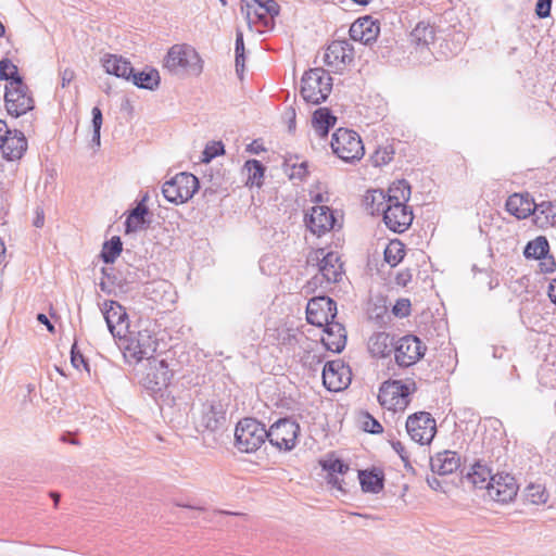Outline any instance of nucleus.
Segmentation results:
<instances>
[{"mask_svg": "<svg viewBox=\"0 0 556 556\" xmlns=\"http://www.w3.org/2000/svg\"><path fill=\"white\" fill-rule=\"evenodd\" d=\"M164 67L178 76H199L203 70L199 53L188 45H174L164 59Z\"/></svg>", "mask_w": 556, "mask_h": 556, "instance_id": "obj_1", "label": "nucleus"}, {"mask_svg": "<svg viewBox=\"0 0 556 556\" xmlns=\"http://www.w3.org/2000/svg\"><path fill=\"white\" fill-rule=\"evenodd\" d=\"M308 265H316L318 274L315 275L309 285L323 286L334 283L341 280L343 275V264L340 256L336 252H326L325 249H317L313 251L307 257Z\"/></svg>", "mask_w": 556, "mask_h": 556, "instance_id": "obj_2", "label": "nucleus"}, {"mask_svg": "<svg viewBox=\"0 0 556 556\" xmlns=\"http://www.w3.org/2000/svg\"><path fill=\"white\" fill-rule=\"evenodd\" d=\"M332 78L323 68H311L301 80V96L307 103L320 104L330 94Z\"/></svg>", "mask_w": 556, "mask_h": 556, "instance_id": "obj_3", "label": "nucleus"}, {"mask_svg": "<svg viewBox=\"0 0 556 556\" xmlns=\"http://www.w3.org/2000/svg\"><path fill=\"white\" fill-rule=\"evenodd\" d=\"M265 426L254 418H244L237 424L235 444L242 453L256 452L267 440Z\"/></svg>", "mask_w": 556, "mask_h": 556, "instance_id": "obj_4", "label": "nucleus"}, {"mask_svg": "<svg viewBox=\"0 0 556 556\" xmlns=\"http://www.w3.org/2000/svg\"><path fill=\"white\" fill-rule=\"evenodd\" d=\"M333 153L346 163L359 161L365 154V148L359 135L351 129H337L331 139Z\"/></svg>", "mask_w": 556, "mask_h": 556, "instance_id": "obj_5", "label": "nucleus"}, {"mask_svg": "<svg viewBox=\"0 0 556 556\" xmlns=\"http://www.w3.org/2000/svg\"><path fill=\"white\" fill-rule=\"evenodd\" d=\"M414 390L415 382L408 384L401 380H388L379 389L378 401L389 410L402 412L409 404V395Z\"/></svg>", "mask_w": 556, "mask_h": 556, "instance_id": "obj_6", "label": "nucleus"}, {"mask_svg": "<svg viewBox=\"0 0 556 556\" xmlns=\"http://www.w3.org/2000/svg\"><path fill=\"white\" fill-rule=\"evenodd\" d=\"M199 187L198 178L193 174L184 172L165 181L162 193L168 202L182 204L193 197Z\"/></svg>", "mask_w": 556, "mask_h": 556, "instance_id": "obj_7", "label": "nucleus"}, {"mask_svg": "<svg viewBox=\"0 0 556 556\" xmlns=\"http://www.w3.org/2000/svg\"><path fill=\"white\" fill-rule=\"evenodd\" d=\"M119 341L121 348L124 350V356L136 362L143 358L151 359L157 345L149 330L138 331L137 333L128 331L126 337Z\"/></svg>", "mask_w": 556, "mask_h": 556, "instance_id": "obj_8", "label": "nucleus"}, {"mask_svg": "<svg viewBox=\"0 0 556 556\" xmlns=\"http://www.w3.org/2000/svg\"><path fill=\"white\" fill-rule=\"evenodd\" d=\"M267 440L279 451H291L295 447L300 426L290 418H281L267 430Z\"/></svg>", "mask_w": 556, "mask_h": 556, "instance_id": "obj_9", "label": "nucleus"}, {"mask_svg": "<svg viewBox=\"0 0 556 556\" xmlns=\"http://www.w3.org/2000/svg\"><path fill=\"white\" fill-rule=\"evenodd\" d=\"M5 108L10 115L18 117L34 109V99L23 81H11L5 86Z\"/></svg>", "mask_w": 556, "mask_h": 556, "instance_id": "obj_10", "label": "nucleus"}, {"mask_svg": "<svg viewBox=\"0 0 556 556\" xmlns=\"http://www.w3.org/2000/svg\"><path fill=\"white\" fill-rule=\"evenodd\" d=\"M406 430L413 441L421 445L429 444L437 432L435 420L430 413L418 412L407 418Z\"/></svg>", "mask_w": 556, "mask_h": 556, "instance_id": "obj_11", "label": "nucleus"}, {"mask_svg": "<svg viewBox=\"0 0 556 556\" xmlns=\"http://www.w3.org/2000/svg\"><path fill=\"white\" fill-rule=\"evenodd\" d=\"M377 212L383 214L386 226L394 232L405 231L413 223L414 215L406 203L377 204Z\"/></svg>", "mask_w": 556, "mask_h": 556, "instance_id": "obj_12", "label": "nucleus"}, {"mask_svg": "<svg viewBox=\"0 0 556 556\" xmlns=\"http://www.w3.org/2000/svg\"><path fill=\"white\" fill-rule=\"evenodd\" d=\"M426 349V345L416 336H404L395 342V362L401 367H409L425 355Z\"/></svg>", "mask_w": 556, "mask_h": 556, "instance_id": "obj_13", "label": "nucleus"}, {"mask_svg": "<svg viewBox=\"0 0 556 556\" xmlns=\"http://www.w3.org/2000/svg\"><path fill=\"white\" fill-rule=\"evenodd\" d=\"M337 303L328 296L311 299L306 306V319L311 325L324 327L334 320Z\"/></svg>", "mask_w": 556, "mask_h": 556, "instance_id": "obj_14", "label": "nucleus"}, {"mask_svg": "<svg viewBox=\"0 0 556 556\" xmlns=\"http://www.w3.org/2000/svg\"><path fill=\"white\" fill-rule=\"evenodd\" d=\"M102 313L108 328L114 338H125L129 331L128 315L116 301H105Z\"/></svg>", "mask_w": 556, "mask_h": 556, "instance_id": "obj_15", "label": "nucleus"}, {"mask_svg": "<svg viewBox=\"0 0 556 556\" xmlns=\"http://www.w3.org/2000/svg\"><path fill=\"white\" fill-rule=\"evenodd\" d=\"M354 59V48L348 40H334L326 49L324 61L336 72L343 71Z\"/></svg>", "mask_w": 556, "mask_h": 556, "instance_id": "obj_16", "label": "nucleus"}, {"mask_svg": "<svg viewBox=\"0 0 556 556\" xmlns=\"http://www.w3.org/2000/svg\"><path fill=\"white\" fill-rule=\"evenodd\" d=\"M518 485L509 473H496L489 481L488 495L498 503H508L517 495Z\"/></svg>", "mask_w": 556, "mask_h": 556, "instance_id": "obj_17", "label": "nucleus"}, {"mask_svg": "<svg viewBox=\"0 0 556 556\" xmlns=\"http://www.w3.org/2000/svg\"><path fill=\"white\" fill-rule=\"evenodd\" d=\"M148 368L142 382L147 389L160 391L166 388L173 377V371L168 368L165 359H148Z\"/></svg>", "mask_w": 556, "mask_h": 556, "instance_id": "obj_18", "label": "nucleus"}, {"mask_svg": "<svg viewBox=\"0 0 556 556\" xmlns=\"http://www.w3.org/2000/svg\"><path fill=\"white\" fill-rule=\"evenodd\" d=\"M307 228L316 236L320 237L327 231L332 230L338 219L334 212L326 205H317L311 208L305 218Z\"/></svg>", "mask_w": 556, "mask_h": 556, "instance_id": "obj_19", "label": "nucleus"}, {"mask_svg": "<svg viewBox=\"0 0 556 556\" xmlns=\"http://www.w3.org/2000/svg\"><path fill=\"white\" fill-rule=\"evenodd\" d=\"M350 369L341 361L327 362L323 369V382L329 391H341L350 381Z\"/></svg>", "mask_w": 556, "mask_h": 556, "instance_id": "obj_20", "label": "nucleus"}, {"mask_svg": "<svg viewBox=\"0 0 556 556\" xmlns=\"http://www.w3.org/2000/svg\"><path fill=\"white\" fill-rule=\"evenodd\" d=\"M506 210L509 214L518 219L527 218L531 214H535L539 210L545 213V207L551 206V203H541L536 205L528 194L514 193L508 197L506 201Z\"/></svg>", "mask_w": 556, "mask_h": 556, "instance_id": "obj_21", "label": "nucleus"}, {"mask_svg": "<svg viewBox=\"0 0 556 556\" xmlns=\"http://www.w3.org/2000/svg\"><path fill=\"white\" fill-rule=\"evenodd\" d=\"M380 33V25L371 16H364L356 20L350 27L349 34L352 40L364 45L376 41Z\"/></svg>", "mask_w": 556, "mask_h": 556, "instance_id": "obj_22", "label": "nucleus"}, {"mask_svg": "<svg viewBox=\"0 0 556 556\" xmlns=\"http://www.w3.org/2000/svg\"><path fill=\"white\" fill-rule=\"evenodd\" d=\"M410 197V186L405 180H399L393 182L388 192L374 191L371 194L372 203L384 204V203H406Z\"/></svg>", "mask_w": 556, "mask_h": 556, "instance_id": "obj_23", "label": "nucleus"}, {"mask_svg": "<svg viewBox=\"0 0 556 556\" xmlns=\"http://www.w3.org/2000/svg\"><path fill=\"white\" fill-rule=\"evenodd\" d=\"M225 422V413L220 404H203L201 415L198 419V427L203 431H216Z\"/></svg>", "mask_w": 556, "mask_h": 556, "instance_id": "obj_24", "label": "nucleus"}, {"mask_svg": "<svg viewBox=\"0 0 556 556\" xmlns=\"http://www.w3.org/2000/svg\"><path fill=\"white\" fill-rule=\"evenodd\" d=\"M324 327L325 337L321 339L323 344L328 351L341 353L346 344L345 328L343 325L334 320Z\"/></svg>", "mask_w": 556, "mask_h": 556, "instance_id": "obj_25", "label": "nucleus"}, {"mask_svg": "<svg viewBox=\"0 0 556 556\" xmlns=\"http://www.w3.org/2000/svg\"><path fill=\"white\" fill-rule=\"evenodd\" d=\"M3 156L9 161H15L22 157L27 149V140L20 130H10V134L3 138V144L0 146Z\"/></svg>", "mask_w": 556, "mask_h": 556, "instance_id": "obj_26", "label": "nucleus"}, {"mask_svg": "<svg viewBox=\"0 0 556 556\" xmlns=\"http://www.w3.org/2000/svg\"><path fill=\"white\" fill-rule=\"evenodd\" d=\"M431 470L440 476H446L455 472L460 466V457L454 451H443L437 453L430 459Z\"/></svg>", "mask_w": 556, "mask_h": 556, "instance_id": "obj_27", "label": "nucleus"}, {"mask_svg": "<svg viewBox=\"0 0 556 556\" xmlns=\"http://www.w3.org/2000/svg\"><path fill=\"white\" fill-rule=\"evenodd\" d=\"M101 62L108 74L130 80L132 66L130 62H128L123 56L115 54H104V56L101 59Z\"/></svg>", "mask_w": 556, "mask_h": 556, "instance_id": "obj_28", "label": "nucleus"}, {"mask_svg": "<svg viewBox=\"0 0 556 556\" xmlns=\"http://www.w3.org/2000/svg\"><path fill=\"white\" fill-rule=\"evenodd\" d=\"M394 338L387 332H376L368 341V351L375 357H388L394 352Z\"/></svg>", "mask_w": 556, "mask_h": 556, "instance_id": "obj_29", "label": "nucleus"}, {"mask_svg": "<svg viewBox=\"0 0 556 556\" xmlns=\"http://www.w3.org/2000/svg\"><path fill=\"white\" fill-rule=\"evenodd\" d=\"M241 12L244 14L250 28L257 23L262 24L265 28L274 27V17H271L269 13H265V11L257 8L255 3L241 0Z\"/></svg>", "mask_w": 556, "mask_h": 556, "instance_id": "obj_30", "label": "nucleus"}, {"mask_svg": "<svg viewBox=\"0 0 556 556\" xmlns=\"http://www.w3.org/2000/svg\"><path fill=\"white\" fill-rule=\"evenodd\" d=\"M148 198L149 195L146 193L137 206L129 212L125 222V229L127 233L136 232L146 228L148 223L146 216L149 212L146 205Z\"/></svg>", "mask_w": 556, "mask_h": 556, "instance_id": "obj_31", "label": "nucleus"}, {"mask_svg": "<svg viewBox=\"0 0 556 556\" xmlns=\"http://www.w3.org/2000/svg\"><path fill=\"white\" fill-rule=\"evenodd\" d=\"M130 80L138 88L154 90L159 87L161 78L156 70L147 67L141 72H135L132 68Z\"/></svg>", "mask_w": 556, "mask_h": 556, "instance_id": "obj_32", "label": "nucleus"}, {"mask_svg": "<svg viewBox=\"0 0 556 556\" xmlns=\"http://www.w3.org/2000/svg\"><path fill=\"white\" fill-rule=\"evenodd\" d=\"M337 117L327 108H320L313 114V127L319 137L328 135L329 129L334 126Z\"/></svg>", "mask_w": 556, "mask_h": 556, "instance_id": "obj_33", "label": "nucleus"}, {"mask_svg": "<svg viewBox=\"0 0 556 556\" xmlns=\"http://www.w3.org/2000/svg\"><path fill=\"white\" fill-rule=\"evenodd\" d=\"M434 28L429 24L420 22L410 33V42L419 48H429L434 42Z\"/></svg>", "mask_w": 556, "mask_h": 556, "instance_id": "obj_34", "label": "nucleus"}, {"mask_svg": "<svg viewBox=\"0 0 556 556\" xmlns=\"http://www.w3.org/2000/svg\"><path fill=\"white\" fill-rule=\"evenodd\" d=\"M491 478H493L491 469L481 463H476L466 476L467 481L475 488L485 489L486 491Z\"/></svg>", "mask_w": 556, "mask_h": 556, "instance_id": "obj_35", "label": "nucleus"}, {"mask_svg": "<svg viewBox=\"0 0 556 556\" xmlns=\"http://www.w3.org/2000/svg\"><path fill=\"white\" fill-rule=\"evenodd\" d=\"M362 490L368 493H379L383 489V479L372 471H358Z\"/></svg>", "mask_w": 556, "mask_h": 556, "instance_id": "obj_36", "label": "nucleus"}, {"mask_svg": "<svg viewBox=\"0 0 556 556\" xmlns=\"http://www.w3.org/2000/svg\"><path fill=\"white\" fill-rule=\"evenodd\" d=\"M283 172L290 179H303L307 175V162H300L298 156H290L283 162Z\"/></svg>", "mask_w": 556, "mask_h": 556, "instance_id": "obj_37", "label": "nucleus"}, {"mask_svg": "<svg viewBox=\"0 0 556 556\" xmlns=\"http://www.w3.org/2000/svg\"><path fill=\"white\" fill-rule=\"evenodd\" d=\"M549 251V245L544 237H538L530 241L523 251L527 258L540 260L546 256Z\"/></svg>", "mask_w": 556, "mask_h": 556, "instance_id": "obj_38", "label": "nucleus"}, {"mask_svg": "<svg viewBox=\"0 0 556 556\" xmlns=\"http://www.w3.org/2000/svg\"><path fill=\"white\" fill-rule=\"evenodd\" d=\"M384 261L391 266H396L405 255L404 244L400 240H391L384 249Z\"/></svg>", "mask_w": 556, "mask_h": 556, "instance_id": "obj_39", "label": "nucleus"}, {"mask_svg": "<svg viewBox=\"0 0 556 556\" xmlns=\"http://www.w3.org/2000/svg\"><path fill=\"white\" fill-rule=\"evenodd\" d=\"M122 252V241L119 237H113L103 244L101 257L105 264H111Z\"/></svg>", "mask_w": 556, "mask_h": 556, "instance_id": "obj_40", "label": "nucleus"}, {"mask_svg": "<svg viewBox=\"0 0 556 556\" xmlns=\"http://www.w3.org/2000/svg\"><path fill=\"white\" fill-rule=\"evenodd\" d=\"M248 170V184L261 186V180L264 176V165L257 160H249L244 164Z\"/></svg>", "mask_w": 556, "mask_h": 556, "instance_id": "obj_41", "label": "nucleus"}, {"mask_svg": "<svg viewBox=\"0 0 556 556\" xmlns=\"http://www.w3.org/2000/svg\"><path fill=\"white\" fill-rule=\"evenodd\" d=\"M323 466L326 470L329 471L330 476H332V473L334 472L343 475L349 470V466L340 459L327 460L324 463ZM329 483H331L334 486H338L339 490H342L340 481L337 477H331L329 479Z\"/></svg>", "mask_w": 556, "mask_h": 556, "instance_id": "obj_42", "label": "nucleus"}, {"mask_svg": "<svg viewBox=\"0 0 556 556\" xmlns=\"http://www.w3.org/2000/svg\"><path fill=\"white\" fill-rule=\"evenodd\" d=\"M235 51H236V72L239 76H241L244 71L245 58H244L243 34L240 29H237V31H236Z\"/></svg>", "mask_w": 556, "mask_h": 556, "instance_id": "obj_43", "label": "nucleus"}, {"mask_svg": "<svg viewBox=\"0 0 556 556\" xmlns=\"http://www.w3.org/2000/svg\"><path fill=\"white\" fill-rule=\"evenodd\" d=\"M0 79L9 83L23 81L18 74L17 66L8 59L0 61Z\"/></svg>", "mask_w": 556, "mask_h": 556, "instance_id": "obj_44", "label": "nucleus"}, {"mask_svg": "<svg viewBox=\"0 0 556 556\" xmlns=\"http://www.w3.org/2000/svg\"><path fill=\"white\" fill-rule=\"evenodd\" d=\"M527 498L532 504H545L548 500V494L545 491V488L541 484H530L527 489Z\"/></svg>", "mask_w": 556, "mask_h": 556, "instance_id": "obj_45", "label": "nucleus"}, {"mask_svg": "<svg viewBox=\"0 0 556 556\" xmlns=\"http://www.w3.org/2000/svg\"><path fill=\"white\" fill-rule=\"evenodd\" d=\"M91 114H92L91 123H92V128H93L92 142L99 147L100 146V131H101V126H102V122H103L102 112L98 106H94L91 111Z\"/></svg>", "mask_w": 556, "mask_h": 556, "instance_id": "obj_46", "label": "nucleus"}, {"mask_svg": "<svg viewBox=\"0 0 556 556\" xmlns=\"http://www.w3.org/2000/svg\"><path fill=\"white\" fill-rule=\"evenodd\" d=\"M224 144L220 141H213L207 144L203 151L202 161L205 163L211 162L214 157L224 154Z\"/></svg>", "mask_w": 556, "mask_h": 556, "instance_id": "obj_47", "label": "nucleus"}, {"mask_svg": "<svg viewBox=\"0 0 556 556\" xmlns=\"http://www.w3.org/2000/svg\"><path fill=\"white\" fill-rule=\"evenodd\" d=\"M252 3H255L265 13H269L271 17L279 14V5L275 0H254Z\"/></svg>", "mask_w": 556, "mask_h": 556, "instance_id": "obj_48", "label": "nucleus"}, {"mask_svg": "<svg viewBox=\"0 0 556 556\" xmlns=\"http://www.w3.org/2000/svg\"><path fill=\"white\" fill-rule=\"evenodd\" d=\"M363 427L365 431L372 434L381 433L383 431L380 422L368 414L366 415V420L364 421Z\"/></svg>", "mask_w": 556, "mask_h": 556, "instance_id": "obj_49", "label": "nucleus"}, {"mask_svg": "<svg viewBox=\"0 0 556 556\" xmlns=\"http://www.w3.org/2000/svg\"><path fill=\"white\" fill-rule=\"evenodd\" d=\"M553 0H538L535 13L539 17H547L551 14V5Z\"/></svg>", "mask_w": 556, "mask_h": 556, "instance_id": "obj_50", "label": "nucleus"}, {"mask_svg": "<svg viewBox=\"0 0 556 556\" xmlns=\"http://www.w3.org/2000/svg\"><path fill=\"white\" fill-rule=\"evenodd\" d=\"M71 362H72V365L76 369H79L80 366H85V367L88 366L86 359L83 356V354L79 351L76 350V343L73 344L72 350H71Z\"/></svg>", "mask_w": 556, "mask_h": 556, "instance_id": "obj_51", "label": "nucleus"}, {"mask_svg": "<svg viewBox=\"0 0 556 556\" xmlns=\"http://www.w3.org/2000/svg\"><path fill=\"white\" fill-rule=\"evenodd\" d=\"M75 78V72L72 68H65L61 72L62 87H66Z\"/></svg>", "mask_w": 556, "mask_h": 556, "instance_id": "obj_52", "label": "nucleus"}, {"mask_svg": "<svg viewBox=\"0 0 556 556\" xmlns=\"http://www.w3.org/2000/svg\"><path fill=\"white\" fill-rule=\"evenodd\" d=\"M410 280H412V274L409 270L400 271L395 278L396 285L402 286V287H405Z\"/></svg>", "mask_w": 556, "mask_h": 556, "instance_id": "obj_53", "label": "nucleus"}, {"mask_svg": "<svg viewBox=\"0 0 556 556\" xmlns=\"http://www.w3.org/2000/svg\"><path fill=\"white\" fill-rule=\"evenodd\" d=\"M37 320L45 325L48 329L49 332L53 333L54 332V326L50 323L49 318L45 315V314H38L37 315Z\"/></svg>", "mask_w": 556, "mask_h": 556, "instance_id": "obj_54", "label": "nucleus"}, {"mask_svg": "<svg viewBox=\"0 0 556 556\" xmlns=\"http://www.w3.org/2000/svg\"><path fill=\"white\" fill-rule=\"evenodd\" d=\"M43 223H45L43 211L40 210V208H37L36 210V217L34 219V226L37 227V228H40V227L43 226Z\"/></svg>", "mask_w": 556, "mask_h": 556, "instance_id": "obj_55", "label": "nucleus"}, {"mask_svg": "<svg viewBox=\"0 0 556 556\" xmlns=\"http://www.w3.org/2000/svg\"><path fill=\"white\" fill-rule=\"evenodd\" d=\"M380 154H381V157H380L381 162L383 164H387L392 160L393 151L389 152L387 149H384L383 151H377V157H379Z\"/></svg>", "mask_w": 556, "mask_h": 556, "instance_id": "obj_56", "label": "nucleus"}, {"mask_svg": "<svg viewBox=\"0 0 556 556\" xmlns=\"http://www.w3.org/2000/svg\"><path fill=\"white\" fill-rule=\"evenodd\" d=\"M8 134H10V129H9L7 123L4 121L0 119V146L3 144V138Z\"/></svg>", "mask_w": 556, "mask_h": 556, "instance_id": "obj_57", "label": "nucleus"}, {"mask_svg": "<svg viewBox=\"0 0 556 556\" xmlns=\"http://www.w3.org/2000/svg\"><path fill=\"white\" fill-rule=\"evenodd\" d=\"M548 296L551 301L556 304V278L553 280V282L549 285L548 288Z\"/></svg>", "mask_w": 556, "mask_h": 556, "instance_id": "obj_58", "label": "nucleus"}, {"mask_svg": "<svg viewBox=\"0 0 556 556\" xmlns=\"http://www.w3.org/2000/svg\"><path fill=\"white\" fill-rule=\"evenodd\" d=\"M429 486L433 490H438L441 486L440 481L437 478L427 479Z\"/></svg>", "mask_w": 556, "mask_h": 556, "instance_id": "obj_59", "label": "nucleus"}, {"mask_svg": "<svg viewBox=\"0 0 556 556\" xmlns=\"http://www.w3.org/2000/svg\"><path fill=\"white\" fill-rule=\"evenodd\" d=\"M393 448L400 454V456L404 459L405 456L403 455L404 447L401 442H394L392 444Z\"/></svg>", "mask_w": 556, "mask_h": 556, "instance_id": "obj_60", "label": "nucleus"}, {"mask_svg": "<svg viewBox=\"0 0 556 556\" xmlns=\"http://www.w3.org/2000/svg\"><path fill=\"white\" fill-rule=\"evenodd\" d=\"M4 254H5V247H4L2 239L0 238V264L4 261Z\"/></svg>", "mask_w": 556, "mask_h": 556, "instance_id": "obj_61", "label": "nucleus"}, {"mask_svg": "<svg viewBox=\"0 0 556 556\" xmlns=\"http://www.w3.org/2000/svg\"><path fill=\"white\" fill-rule=\"evenodd\" d=\"M400 311H402V307H399L397 305H395V306H394V308H393V312H394V314H395V315L405 316V315H407V314H408V311H407V309H406V312H404V313H400Z\"/></svg>", "mask_w": 556, "mask_h": 556, "instance_id": "obj_62", "label": "nucleus"}, {"mask_svg": "<svg viewBox=\"0 0 556 556\" xmlns=\"http://www.w3.org/2000/svg\"><path fill=\"white\" fill-rule=\"evenodd\" d=\"M554 267H556V263L554 260L551 261V264H548V267L545 268L546 271H553Z\"/></svg>", "mask_w": 556, "mask_h": 556, "instance_id": "obj_63", "label": "nucleus"}, {"mask_svg": "<svg viewBox=\"0 0 556 556\" xmlns=\"http://www.w3.org/2000/svg\"><path fill=\"white\" fill-rule=\"evenodd\" d=\"M554 267H556V263L554 260L551 261V264H548V267L545 268L546 271H553Z\"/></svg>", "mask_w": 556, "mask_h": 556, "instance_id": "obj_64", "label": "nucleus"}]
</instances>
